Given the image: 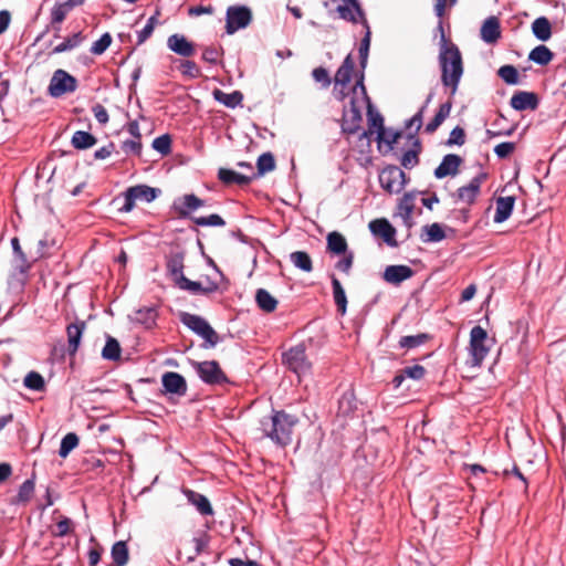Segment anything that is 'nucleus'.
<instances>
[{
	"mask_svg": "<svg viewBox=\"0 0 566 566\" xmlns=\"http://www.w3.org/2000/svg\"><path fill=\"white\" fill-rule=\"evenodd\" d=\"M438 29L441 34L439 53L441 81L444 86L451 88V94L453 95L458 90L463 74L462 57L458 46L447 40L441 22L439 23Z\"/></svg>",
	"mask_w": 566,
	"mask_h": 566,
	"instance_id": "f257e3e1",
	"label": "nucleus"
},
{
	"mask_svg": "<svg viewBox=\"0 0 566 566\" xmlns=\"http://www.w3.org/2000/svg\"><path fill=\"white\" fill-rule=\"evenodd\" d=\"M297 422L296 416L284 410H273L270 416L261 419L260 429L264 437L276 446L284 448L292 442L293 429Z\"/></svg>",
	"mask_w": 566,
	"mask_h": 566,
	"instance_id": "f03ea898",
	"label": "nucleus"
},
{
	"mask_svg": "<svg viewBox=\"0 0 566 566\" xmlns=\"http://www.w3.org/2000/svg\"><path fill=\"white\" fill-rule=\"evenodd\" d=\"M367 106L368 114L371 113V102L364 85V73L358 76L353 86L349 97V106L344 108V130L354 134L358 130L361 122V111Z\"/></svg>",
	"mask_w": 566,
	"mask_h": 566,
	"instance_id": "7ed1b4c3",
	"label": "nucleus"
},
{
	"mask_svg": "<svg viewBox=\"0 0 566 566\" xmlns=\"http://www.w3.org/2000/svg\"><path fill=\"white\" fill-rule=\"evenodd\" d=\"M180 321L189 329L205 339V347H214L219 343L218 334L203 317L196 314L181 313Z\"/></svg>",
	"mask_w": 566,
	"mask_h": 566,
	"instance_id": "20e7f679",
	"label": "nucleus"
},
{
	"mask_svg": "<svg viewBox=\"0 0 566 566\" xmlns=\"http://www.w3.org/2000/svg\"><path fill=\"white\" fill-rule=\"evenodd\" d=\"M488 333L481 326H474L470 332V365L479 367L489 354L490 347L486 346Z\"/></svg>",
	"mask_w": 566,
	"mask_h": 566,
	"instance_id": "39448f33",
	"label": "nucleus"
},
{
	"mask_svg": "<svg viewBox=\"0 0 566 566\" xmlns=\"http://www.w3.org/2000/svg\"><path fill=\"white\" fill-rule=\"evenodd\" d=\"M283 361L298 377L308 374L312 368V363L307 358L304 344H297L285 352L283 354Z\"/></svg>",
	"mask_w": 566,
	"mask_h": 566,
	"instance_id": "423d86ee",
	"label": "nucleus"
},
{
	"mask_svg": "<svg viewBox=\"0 0 566 566\" xmlns=\"http://www.w3.org/2000/svg\"><path fill=\"white\" fill-rule=\"evenodd\" d=\"M409 181L406 174L397 166H387L379 174V182L388 193H399Z\"/></svg>",
	"mask_w": 566,
	"mask_h": 566,
	"instance_id": "0eeeda50",
	"label": "nucleus"
},
{
	"mask_svg": "<svg viewBox=\"0 0 566 566\" xmlns=\"http://www.w3.org/2000/svg\"><path fill=\"white\" fill-rule=\"evenodd\" d=\"M77 88V80L66 71L59 69L54 71L48 87L51 97H61L65 94L75 92Z\"/></svg>",
	"mask_w": 566,
	"mask_h": 566,
	"instance_id": "6e6552de",
	"label": "nucleus"
},
{
	"mask_svg": "<svg viewBox=\"0 0 566 566\" xmlns=\"http://www.w3.org/2000/svg\"><path fill=\"white\" fill-rule=\"evenodd\" d=\"M252 20V12L248 7L235 6L227 10V33L233 34L240 29L247 28Z\"/></svg>",
	"mask_w": 566,
	"mask_h": 566,
	"instance_id": "1a4fd4ad",
	"label": "nucleus"
},
{
	"mask_svg": "<svg viewBox=\"0 0 566 566\" xmlns=\"http://www.w3.org/2000/svg\"><path fill=\"white\" fill-rule=\"evenodd\" d=\"M354 67H355L354 59H353L352 54H348L344 59L342 65L336 71V74L334 77V82H335L334 92H335L336 98L339 101H344L346 97L345 88L347 87V85L349 84V82L352 80Z\"/></svg>",
	"mask_w": 566,
	"mask_h": 566,
	"instance_id": "9d476101",
	"label": "nucleus"
},
{
	"mask_svg": "<svg viewBox=\"0 0 566 566\" xmlns=\"http://www.w3.org/2000/svg\"><path fill=\"white\" fill-rule=\"evenodd\" d=\"M195 367L200 379L208 385H221L228 382L227 376L216 360L196 363Z\"/></svg>",
	"mask_w": 566,
	"mask_h": 566,
	"instance_id": "9b49d317",
	"label": "nucleus"
},
{
	"mask_svg": "<svg viewBox=\"0 0 566 566\" xmlns=\"http://www.w3.org/2000/svg\"><path fill=\"white\" fill-rule=\"evenodd\" d=\"M340 1L342 3H339L336 8L339 18L353 23L361 22L364 27H367V20L357 0Z\"/></svg>",
	"mask_w": 566,
	"mask_h": 566,
	"instance_id": "f8f14e48",
	"label": "nucleus"
},
{
	"mask_svg": "<svg viewBox=\"0 0 566 566\" xmlns=\"http://www.w3.org/2000/svg\"><path fill=\"white\" fill-rule=\"evenodd\" d=\"M417 192L410 191L406 192L402 198L399 200L397 207V216H399L402 220V223L407 229H411L415 226V220L412 218V212L415 209V202L417 200Z\"/></svg>",
	"mask_w": 566,
	"mask_h": 566,
	"instance_id": "ddd939ff",
	"label": "nucleus"
},
{
	"mask_svg": "<svg viewBox=\"0 0 566 566\" xmlns=\"http://www.w3.org/2000/svg\"><path fill=\"white\" fill-rule=\"evenodd\" d=\"M485 179L486 174L481 172L472 178L467 186L460 187L457 191L458 200L468 205L473 203L480 193L481 185Z\"/></svg>",
	"mask_w": 566,
	"mask_h": 566,
	"instance_id": "4468645a",
	"label": "nucleus"
},
{
	"mask_svg": "<svg viewBox=\"0 0 566 566\" xmlns=\"http://www.w3.org/2000/svg\"><path fill=\"white\" fill-rule=\"evenodd\" d=\"M205 206V201L198 198L193 193L185 195L176 199L172 203V209L178 213L179 217L186 218L192 211Z\"/></svg>",
	"mask_w": 566,
	"mask_h": 566,
	"instance_id": "2eb2a0df",
	"label": "nucleus"
},
{
	"mask_svg": "<svg viewBox=\"0 0 566 566\" xmlns=\"http://www.w3.org/2000/svg\"><path fill=\"white\" fill-rule=\"evenodd\" d=\"M463 159L455 154H448L442 158L440 165L434 169V177L437 179H443L448 176H455L459 172V168L462 165Z\"/></svg>",
	"mask_w": 566,
	"mask_h": 566,
	"instance_id": "dca6fc26",
	"label": "nucleus"
},
{
	"mask_svg": "<svg viewBox=\"0 0 566 566\" xmlns=\"http://www.w3.org/2000/svg\"><path fill=\"white\" fill-rule=\"evenodd\" d=\"M167 46L170 51L184 57H190L196 53L195 44L179 33L168 36Z\"/></svg>",
	"mask_w": 566,
	"mask_h": 566,
	"instance_id": "f3484780",
	"label": "nucleus"
},
{
	"mask_svg": "<svg viewBox=\"0 0 566 566\" xmlns=\"http://www.w3.org/2000/svg\"><path fill=\"white\" fill-rule=\"evenodd\" d=\"M161 384L165 390L177 396H185L187 392L186 379L178 373L168 371L163 375Z\"/></svg>",
	"mask_w": 566,
	"mask_h": 566,
	"instance_id": "a211bd4d",
	"label": "nucleus"
},
{
	"mask_svg": "<svg viewBox=\"0 0 566 566\" xmlns=\"http://www.w3.org/2000/svg\"><path fill=\"white\" fill-rule=\"evenodd\" d=\"M510 105L515 111L536 109L538 106V97L533 92L518 91L511 97Z\"/></svg>",
	"mask_w": 566,
	"mask_h": 566,
	"instance_id": "6ab92c4d",
	"label": "nucleus"
},
{
	"mask_svg": "<svg viewBox=\"0 0 566 566\" xmlns=\"http://www.w3.org/2000/svg\"><path fill=\"white\" fill-rule=\"evenodd\" d=\"M370 231L384 239L390 247H397L395 240L396 230L386 219H376L369 223Z\"/></svg>",
	"mask_w": 566,
	"mask_h": 566,
	"instance_id": "aec40b11",
	"label": "nucleus"
},
{
	"mask_svg": "<svg viewBox=\"0 0 566 566\" xmlns=\"http://www.w3.org/2000/svg\"><path fill=\"white\" fill-rule=\"evenodd\" d=\"M413 270L408 265H388L382 274L387 283L399 285L401 282L412 277Z\"/></svg>",
	"mask_w": 566,
	"mask_h": 566,
	"instance_id": "412c9836",
	"label": "nucleus"
},
{
	"mask_svg": "<svg viewBox=\"0 0 566 566\" xmlns=\"http://www.w3.org/2000/svg\"><path fill=\"white\" fill-rule=\"evenodd\" d=\"M85 328L86 324L83 321L71 323L66 326L67 350L71 355L77 352Z\"/></svg>",
	"mask_w": 566,
	"mask_h": 566,
	"instance_id": "4be33fe9",
	"label": "nucleus"
},
{
	"mask_svg": "<svg viewBox=\"0 0 566 566\" xmlns=\"http://www.w3.org/2000/svg\"><path fill=\"white\" fill-rule=\"evenodd\" d=\"M182 493L201 515L208 516L213 514V509L207 496L189 489H184Z\"/></svg>",
	"mask_w": 566,
	"mask_h": 566,
	"instance_id": "5701e85b",
	"label": "nucleus"
},
{
	"mask_svg": "<svg viewBox=\"0 0 566 566\" xmlns=\"http://www.w3.org/2000/svg\"><path fill=\"white\" fill-rule=\"evenodd\" d=\"M501 38L500 21L496 17H489L481 27V39L489 44L495 43Z\"/></svg>",
	"mask_w": 566,
	"mask_h": 566,
	"instance_id": "b1692460",
	"label": "nucleus"
},
{
	"mask_svg": "<svg viewBox=\"0 0 566 566\" xmlns=\"http://www.w3.org/2000/svg\"><path fill=\"white\" fill-rule=\"evenodd\" d=\"M218 178L226 185L237 184L243 186L250 184L255 178V175L254 172H252V175H245L231 169L220 168Z\"/></svg>",
	"mask_w": 566,
	"mask_h": 566,
	"instance_id": "393cba45",
	"label": "nucleus"
},
{
	"mask_svg": "<svg viewBox=\"0 0 566 566\" xmlns=\"http://www.w3.org/2000/svg\"><path fill=\"white\" fill-rule=\"evenodd\" d=\"M515 203V198L507 197H499L496 199V209L493 217L495 223H502L510 218L512 214L513 208Z\"/></svg>",
	"mask_w": 566,
	"mask_h": 566,
	"instance_id": "a878e982",
	"label": "nucleus"
},
{
	"mask_svg": "<svg viewBox=\"0 0 566 566\" xmlns=\"http://www.w3.org/2000/svg\"><path fill=\"white\" fill-rule=\"evenodd\" d=\"M180 290L189 291L192 294H209L218 290V284L209 282L207 286H202L200 282L191 281L184 276L177 284Z\"/></svg>",
	"mask_w": 566,
	"mask_h": 566,
	"instance_id": "bb28decb",
	"label": "nucleus"
},
{
	"mask_svg": "<svg viewBox=\"0 0 566 566\" xmlns=\"http://www.w3.org/2000/svg\"><path fill=\"white\" fill-rule=\"evenodd\" d=\"M158 312L155 306H145L134 312V322L143 325L145 328H153L156 325Z\"/></svg>",
	"mask_w": 566,
	"mask_h": 566,
	"instance_id": "cd10ccee",
	"label": "nucleus"
},
{
	"mask_svg": "<svg viewBox=\"0 0 566 566\" xmlns=\"http://www.w3.org/2000/svg\"><path fill=\"white\" fill-rule=\"evenodd\" d=\"M213 98L220 104L229 107L235 108L242 103L243 95L240 91H234L232 93H226L220 88H216L212 92Z\"/></svg>",
	"mask_w": 566,
	"mask_h": 566,
	"instance_id": "c85d7f7f",
	"label": "nucleus"
},
{
	"mask_svg": "<svg viewBox=\"0 0 566 566\" xmlns=\"http://www.w3.org/2000/svg\"><path fill=\"white\" fill-rule=\"evenodd\" d=\"M167 271L175 284H177L184 276V253H174L167 261Z\"/></svg>",
	"mask_w": 566,
	"mask_h": 566,
	"instance_id": "c756f323",
	"label": "nucleus"
},
{
	"mask_svg": "<svg viewBox=\"0 0 566 566\" xmlns=\"http://www.w3.org/2000/svg\"><path fill=\"white\" fill-rule=\"evenodd\" d=\"M532 32L539 41H547L552 36V24L546 17H539L532 23Z\"/></svg>",
	"mask_w": 566,
	"mask_h": 566,
	"instance_id": "7c9ffc66",
	"label": "nucleus"
},
{
	"mask_svg": "<svg viewBox=\"0 0 566 566\" xmlns=\"http://www.w3.org/2000/svg\"><path fill=\"white\" fill-rule=\"evenodd\" d=\"M332 287H333V297L334 302L337 306V311L344 315L347 308V297L344 287L339 280L333 274L331 275Z\"/></svg>",
	"mask_w": 566,
	"mask_h": 566,
	"instance_id": "2f4dec72",
	"label": "nucleus"
},
{
	"mask_svg": "<svg viewBox=\"0 0 566 566\" xmlns=\"http://www.w3.org/2000/svg\"><path fill=\"white\" fill-rule=\"evenodd\" d=\"M451 108V102L441 104L434 117L426 125L424 132L428 134L434 133L444 122V119L450 115Z\"/></svg>",
	"mask_w": 566,
	"mask_h": 566,
	"instance_id": "473e14b6",
	"label": "nucleus"
},
{
	"mask_svg": "<svg viewBox=\"0 0 566 566\" xmlns=\"http://www.w3.org/2000/svg\"><path fill=\"white\" fill-rule=\"evenodd\" d=\"M420 238L424 243L440 242L446 238V233L440 223H432L422 228Z\"/></svg>",
	"mask_w": 566,
	"mask_h": 566,
	"instance_id": "72a5a7b5",
	"label": "nucleus"
},
{
	"mask_svg": "<svg viewBox=\"0 0 566 566\" xmlns=\"http://www.w3.org/2000/svg\"><path fill=\"white\" fill-rule=\"evenodd\" d=\"M421 150V145L418 139H415L412 143V148L405 151L400 158V164L406 169H412L419 164V153Z\"/></svg>",
	"mask_w": 566,
	"mask_h": 566,
	"instance_id": "f704fd0d",
	"label": "nucleus"
},
{
	"mask_svg": "<svg viewBox=\"0 0 566 566\" xmlns=\"http://www.w3.org/2000/svg\"><path fill=\"white\" fill-rule=\"evenodd\" d=\"M347 242L343 234L339 232H331L327 235V250L334 254H343L347 252Z\"/></svg>",
	"mask_w": 566,
	"mask_h": 566,
	"instance_id": "c9c22d12",
	"label": "nucleus"
},
{
	"mask_svg": "<svg viewBox=\"0 0 566 566\" xmlns=\"http://www.w3.org/2000/svg\"><path fill=\"white\" fill-rule=\"evenodd\" d=\"M554 57L553 52L546 45L535 46L528 54V60L541 65H547Z\"/></svg>",
	"mask_w": 566,
	"mask_h": 566,
	"instance_id": "e433bc0d",
	"label": "nucleus"
},
{
	"mask_svg": "<svg viewBox=\"0 0 566 566\" xmlns=\"http://www.w3.org/2000/svg\"><path fill=\"white\" fill-rule=\"evenodd\" d=\"M97 139L88 132L76 130L71 139V144L75 149H87L96 144Z\"/></svg>",
	"mask_w": 566,
	"mask_h": 566,
	"instance_id": "4c0bfd02",
	"label": "nucleus"
},
{
	"mask_svg": "<svg viewBox=\"0 0 566 566\" xmlns=\"http://www.w3.org/2000/svg\"><path fill=\"white\" fill-rule=\"evenodd\" d=\"M120 354L122 348L118 340L107 335L105 346L102 349V357L105 360L116 361L120 358Z\"/></svg>",
	"mask_w": 566,
	"mask_h": 566,
	"instance_id": "58836bf2",
	"label": "nucleus"
},
{
	"mask_svg": "<svg viewBox=\"0 0 566 566\" xmlns=\"http://www.w3.org/2000/svg\"><path fill=\"white\" fill-rule=\"evenodd\" d=\"M71 9L65 2H56L51 9V24L56 32H60V24L65 20Z\"/></svg>",
	"mask_w": 566,
	"mask_h": 566,
	"instance_id": "ea45409f",
	"label": "nucleus"
},
{
	"mask_svg": "<svg viewBox=\"0 0 566 566\" xmlns=\"http://www.w3.org/2000/svg\"><path fill=\"white\" fill-rule=\"evenodd\" d=\"M255 301L258 306L266 313L275 311L277 306V301L264 289L256 291Z\"/></svg>",
	"mask_w": 566,
	"mask_h": 566,
	"instance_id": "a19ab883",
	"label": "nucleus"
},
{
	"mask_svg": "<svg viewBox=\"0 0 566 566\" xmlns=\"http://www.w3.org/2000/svg\"><path fill=\"white\" fill-rule=\"evenodd\" d=\"M84 39H85V36L83 35L82 32H76V33L72 34L71 36L66 38L60 44H57L52 50V53L59 54V53H63L66 51H71V50L77 48L84 41Z\"/></svg>",
	"mask_w": 566,
	"mask_h": 566,
	"instance_id": "79ce46f5",
	"label": "nucleus"
},
{
	"mask_svg": "<svg viewBox=\"0 0 566 566\" xmlns=\"http://www.w3.org/2000/svg\"><path fill=\"white\" fill-rule=\"evenodd\" d=\"M112 558L117 566H125L128 562L129 554L126 542H116L111 552Z\"/></svg>",
	"mask_w": 566,
	"mask_h": 566,
	"instance_id": "37998d69",
	"label": "nucleus"
},
{
	"mask_svg": "<svg viewBox=\"0 0 566 566\" xmlns=\"http://www.w3.org/2000/svg\"><path fill=\"white\" fill-rule=\"evenodd\" d=\"M290 260L293 265L304 272L313 270V263L310 254L304 251H295L290 254Z\"/></svg>",
	"mask_w": 566,
	"mask_h": 566,
	"instance_id": "c03bdc74",
	"label": "nucleus"
},
{
	"mask_svg": "<svg viewBox=\"0 0 566 566\" xmlns=\"http://www.w3.org/2000/svg\"><path fill=\"white\" fill-rule=\"evenodd\" d=\"M34 485H35V483H34L33 478L25 480L19 488L18 494H17L13 503L14 504L28 503L34 493Z\"/></svg>",
	"mask_w": 566,
	"mask_h": 566,
	"instance_id": "a18cd8bd",
	"label": "nucleus"
},
{
	"mask_svg": "<svg viewBox=\"0 0 566 566\" xmlns=\"http://www.w3.org/2000/svg\"><path fill=\"white\" fill-rule=\"evenodd\" d=\"M133 192L136 193L137 200H143L146 202H151L157 198V196L160 193V190L157 188H153L146 185H137L134 187H130Z\"/></svg>",
	"mask_w": 566,
	"mask_h": 566,
	"instance_id": "49530a36",
	"label": "nucleus"
},
{
	"mask_svg": "<svg viewBox=\"0 0 566 566\" xmlns=\"http://www.w3.org/2000/svg\"><path fill=\"white\" fill-rule=\"evenodd\" d=\"M258 172H254L255 178L259 176H263L266 172L273 171L275 169V159L271 153H264L258 158L256 163Z\"/></svg>",
	"mask_w": 566,
	"mask_h": 566,
	"instance_id": "de8ad7c7",
	"label": "nucleus"
},
{
	"mask_svg": "<svg viewBox=\"0 0 566 566\" xmlns=\"http://www.w3.org/2000/svg\"><path fill=\"white\" fill-rule=\"evenodd\" d=\"M78 437L75 433L70 432L65 434L61 441L59 455L66 458L78 446Z\"/></svg>",
	"mask_w": 566,
	"mask_h": 566,
	"instance_id": "09e8293b",
	"label": "nucleus"
},
{
	"mask_svg": "<svg viewBox=\"0 0 566 566\" xmlns=\"http://www.w3.org/2000/svg\"><path fill=\"white\" fill-rule=\"evenodd\" d=\"M428 339L429 335L424 333L402 336L399 340V346L401 348L411 349L423 345Z\"/></svg>",
	"mask_w": 566,
	"mask_h": 566,
	"instance_id": "8fccbe9b",
	"label": "nucleus"
},
{
	"mask_svg": "<svg viewBox=\"0 0 566 566\" xmlns=\"http://www.w3.org/2000/svg\"><path fill=\"white\" fill-rule=\"evenodd\" d=\"M23 384L28 389L35 391H42L45 388L43 377L36 371H30L29 374H27Z\"/></svg>",
	"mask_w": 566,
	"mask_h": 566,
	"instance_id": "3c124183",
	"label": "nucleus"
},
{
	"mask_svg": "<svg viewBox=\"0 0 566 566\" xmlns=\"http://www.w3.org/2000/svg\"><path fill=\"white\" fill-rule=\"evenodd\" d=\"M497 75L510 85H515L518 83V72L515 66L513 65H503L499 69Z\"/></svg>",
	"mask_w": 566,
	"mask_h": 566,
	"instance_id": "603ef678",
	"label": "nucleus"
},
{
	"mask_svg": "<svg viewBox=\"0 0 566 566\" xmlns=\"http://www.w3.org/2000/svg\"><path fill=\"white\" fill-rule=\"evenodd\" d=\"M158 23L157 14L151 15L145 27L137 32V45L143 44L147 39H149L154 32L156 24Z\"/></svg>",
	"mask_w": 566,
	"mask_h": 566,
	"instance_id": "864d4df0",
	"label": "nucleus"
},
{
	"mask_svg": "<svg viewBox=\"0 0 566 566\" xmlns=\"http://www.w3.org/2000/svg\"><path fill=\"white\" fill-rule=\"evenodd\" d=\"M365 29H366V32H365V35L361 39L360 45H359V59H360V66L363 70L367 65L368 52H369V46H370V35H371L368 24H367V27H365Z\"/></svg>",
	"mask_w": 566,
	"mask_h": 566,
	"instance_id": "5fc2aeb1",
	"label": "nucleus"
},
{
	"mask_svg": "<svg viewBox=\"0 0 566 566\" xmlns=\"http://www.w3.org/2000/svg\"><path fill=\"white\" fill-rule=\"evenodd\" d=\"M184 76H187L189 78H197L201 75L200 69L198 65L190 60H182L180 61L179 67H178Z\"/></svg>",
	"mask_w": 566,
	"mask_h": 566,
	"instance_id": "6e6d98bb",
	"label": "nucleus"
},
{
	"mask_svg": "<svg viewBox=\"0 0 566 566\" xmlns=\"http://www.w3.org/2000/svg\"><path fill=\"white\" fill-rule=\"evenodd\" d=\"M200 227H223L226 221L219 214H210L208 217H196L192 219Z\"/></svg>",
	"mask_w": 566,
	"mask_h": 566,
	"instance_id": "4d7b16f0",
	"label": "nucleus"
},
{
	"mask_svg": "<svg viewBox=\"0 0 566 566\" xmlns=\"http://www.w3.org/2000/svg\"><path fill=\"white\" fill-rule=\"evenodd\" d=\"M112 44V36L109 33H104L102 36L95 41L91 46V53L95 55L103 54Z\"/></svg>",
	"mask_w": 566,
	"mask_h": 566,
	"instance_id": "13d9d810",
	"label": "nucleus"
},
{
	"mask_svg": "<svg viewBox=\"0 0 566 566\" xmlns=\"http://www.w3.org/2000/svg\"><path fill=\"white\" fill-rule=\"evenodd\" d=\"M153 148L161 155H168L171 150V138L169 135H161L153 140Z\"/></svg>",
	"mask_w": 566,
	"mask_h": 566,
	"instance_id": "bf43d9fd",
	"label": "nucleus"
},
{
	"mask_svg": "<svg viewBox=\"0 0 566 566\" xmlns=\"http://www.w3.org/2000/svg\"><path fill=\"white\" fill-rule=\"evenodd\" d=\"M122 200L123 205L118 208V211L124 213L130 212L137 201L136 193L133 192L130 187L123 192Z\"/></svg>",
	"mask_w": 566,
	"mask_h": 566,
	"instance_id": "052dcab7",
	"label": "nucleus"
},
{
	"mask_svg": "<svg viewBox=\"0 0 566 566\" xmlns=\"http://www.w3.org/2000/svg\"><path fill=\"white\" fill-rule=\"evenodd\" d=\"M464 143H465V132L462 127L457 126L451 130L446 144L448 146H453V145L462 146Z\"/></svg>",
	"mask_w": 566,
	"mask_h": 566,
	"instance_id": "680f3d73",
	"label": "nucleus"
},
{
	"mask_svg": "<svg viewBox=\"0 0 566 566\" xmlns=\"http://www.w3.org/2000/svg\"><path fill=\"white\" fill-rule=\"evenodd\" d=\"M312 76L316 82L321 83L323 85V87H325V88L328 87L332 83L329 74L325 67L319 66V67L314 69L312 72Z\"/></svg>",
	"mask_w": 566,
	"mask_h": 566,
	"instance_id": "e2e57ef3",
	"label": "nucleus"
},
{
	"mask_svg": "<svg viewBox=\"0 0 566 566\" xmlns=\"http://www.w3.org/2000/svg\"><path fill=\"white\" fill-rule=\"evenodd\" d=\"M401 371L403 373L405 377H408V378H411L415 380L421 379L426 374V369L421 365L408 366V367H405Z\"/></svg>",
	"mask_w": 566,
	"mask_h": 566,
	"instance_id": "0e129e2a",
	"label": "nucleus"
},
{
	"mask_svg": "<svg viewBox=\"0 0 566 566\" xmlns=\"http://www.w3.org/2000/svg\"><path fill=\"white\" fill-rule=\"evenodd\" d=\"M343 255L344 256L336 263L335 268L348 274L353 265L354 254L353 252L347 251L346 253H343Z\"/></svg>",
	"mask_w": 566,
	"mask_h": 566,
	"instance_id": "69168bd1",
	"label": "nucleus"
},
{
	"mask_svg": "<svg viewBox=\"0 0 566 566\" xmlns=\"http://www.w3.org/2000/svg\"><path fill=\"white\" fill-rule=\"evenodd\" d=\"M515 149V144L511 142H505L496 145L494 147V153L499 158H506L510 156Z\"/></svg>",
	"mask_w": 566,
	"mask_h": 566,
	"instance_id": "338daca9",
	"label": "nucleus"
},
{
	"mask_svg": "<svg viewBox=\"0 0 566 566\" xmlns=\"http://www.w3.org/2000/svg\"><path fill=\"white\" fill-rule=\"evenodd\" d=\"M122 149L126 154L140 155L142 143L139 142V139H136V138L135 139L125 140L122 144Z\"/></svg>",
	"mask_w": 566,
	"mask_h": 566,
	"instance_id": "774afa93",
	"label": "nucleus"
}]
</instances>
